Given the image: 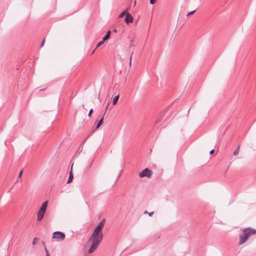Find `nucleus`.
<instances>
[{"mask_svg":"<svg viewBox=\"0 0 256 256\" xmlns=\"http://www.w3.org/2000/svg\"><path fill=\"white\" fill-rule=\"evenodd\" d=\"M106 222L105 218H103L97 225L94 230L90 236L88 240V244L90 246L88 250V254L93 253L98 248L103 238L102 230Z\"/></svg>","mask_w":256,"mask_h":256,"instance_id":"obj_1","label":"nucleus"},{"mask_svg":"<svg viewBox=\"0 0 256 256\" xmlns=\"http://www.w3.org/2000/svg\"><path fill=\"white\" fill-rule=\"evenodd\" d=\"M255 234H256V230L250 227L244 228L242 231V233L240 234L238 245L240 246L244 244L249 237Z\"/></svg>","mask_w":256,"mask_h":256,"instance_id":"obj_2","label":"nucleus"},{"mask_svg":"<svg viewBox=\"0 0 256 256\" xmlns=\"http://www.w3.org/2000/svg\"><path fill=\"white\" fill-rule=\"evenodd\" d=\"M48 201H46L42 203L40 208L37 214V220L38 221L41 220L43 218L44 214L46 211L47 206H48Z\"/></svg>","mask_w":256,"mask_h":256,"instance_id":"obj_3","label":"nucleus"},{"mask_svg":"<svg viewBox=\"0 0 256 256\" xmlns=\"http://www.w3.org/2000/svg\"><path fill=\"white\" fill-rule=\"evenodd\" d=\"M152 174V172L148 168H144L141 172L139 173V176L140 178L147 177L150 178L151 177Z\"/></svg>","mask_w":256,"mask_h":256,"instance_id":"obj_4","label":"nucleus"},{"mask_svg":"<svg viewBox=\"0 0 256 256\" xmlns=\"http://www.w3.org/2000/svg\"><path fill=\"white\" fill-rule=\"evenodd\" d=\"M52 238L53 239L63 240L65 238V234L60 232H56L53 233Z\"/></svg>","mask_w":256,"mask_h":256,"instance_id":"obj_5","label":"nucleus"},{"mask_svg":"<svg viewBox=\"0 0 256 256\" xmlns=\"http://www.w3.org/2000/svg\"><path fill=\"white\" fill-rule=\"evenodd\" d=\"M133 17L130 13L126 14L124 18V22L126 23V24H128L132 22H133Z\"/></svg>","mask_w":256,"mask_h":256,"instance_id":"obj_6","label":"nucleus"},{"mask_svg":"<svg viewBox=\"0 0 256 256\" xmlns=\"http://www.w3.org/2000/svg\"><path fill=\"white\" fill-rule=\"evenodd\" d=\"M110 30H108L106 32V34L102 38V40H104V41H106V40H108L110 38Z\"/></svg>","mask_w":256,"mask_h":256,"instance_id":"obj_7","label":"nucleus"},{"mask_svg":"<svg viewBox=\"0 0 256 256\" xmlns=\"http://www.w3.org/2000/svg\"><path fill=\"white\" fill-rule=\"evenodd\" d=\"M128 8L125 10H124L123 12H122L118 16V18H122V17H124V16H126V14H128Z\"/></svg>","mask_w":256,"mask_h":256,"instance_id":"obj_8","label":"nucleus"},{"mask_svg":"<svg viewBox=\"0 0 256 256\" xmlns=\"http://www.w3.org/2000/svg\"><path fill=\"white\" fill-rule=\"evenodd\" d=\"M118 98H119V94H118L114 97V98H113V100H112V104L113 105H114L116 104L118 100Z\"/></svg>","mask_w":256,"mask_h":256,"instance_id":"obj_9","label":"nucleus"},{"mask_svg":"<svg viewBox=\"0 0 256 256\" xmlns=\"http://www.w3.org/2000/svg\"><path fill=\"white\" fill-rule=\"evenodd\" d=\"M72 179H73V174H72V172L71 171L70 172V176H69L68 180L67 182V183L69 184V183L71 182H72Z\"/></svg>","mask_w":256,"mask_h":256,"instance_id":"obj_10","label":"nucleus"},{"mask_svg":"<svg viewBox=\"0 0 256 256\" xmlns=\"http://www.w3.org/2000/svg\"><path fill=\"white\" fill-rule=\"evenodd\" d=\"M92 132H90L87 136H86L84 138L82 142V143H84L86 142V140L91 135V134Z\"/></svg>","mask_w":256,"mask_h":256,"instance_id":"obj_11","label":"nucleus"},{"mask_svg":"<svg viewBox=\"0 0 256 256\" xmlns=\"http://www.w3.org/2000/svg\"><path fill=\"white\" fill-rule=\"evenodd\" d=\"M105 41H104V40H102L100 42L97 44H96V48H98L99 46H102V44H104V42Z\"/></svg>","mask_w":256,"mask_h":256,"instance_id":"obj_12","label":"nucleus"},{"mask_svg":"<svg viewBox=\"0 0 256 256\" xmlns=\"http://www.w3.org/2000/svg\"><path fill=\"white\" fill-rule=\"evenodd\" d=\"M240 146H238L236 150L234 152V156H237L239 152Z\"/></svg>","mask_w":256,"mask_h":256,"instance_id":"obj_13","label":"nucleus"},{"mask_svg":"<svg viewBox=\"0 0 256 256\" xmlns=\"http://www.w3.org/2000/svg\"><path fill=\"white\" fill-rule=\"evenodd\" d=\"M105 114V112L102 114V117L101 118V119L99 120V122H99V124H103V120H104V116Z\"/></svg>","mask_w":256,"mask_h":256,"instance_id":"obj_14","label":"nucleus"},{"mask_svg":"<svg viewBox=\"0 0 256 256\" xmlns=\"http://www.w3.org/2000/svg\"><path fill=\"white\" fill-rule=\"evenodd\" d=\"M38 242V238H36L34 239L33 240V242H32V244L33 245H34L36 244Z\"/></svg>","mask_w":256,"mask_h":256,"instance_id":"obj_15","label":"nucleus"},{"mask_svg":"<svg viewBox=\"0 0 256 256\" xmlns=\"http://www.w3.org/2000/svg\"><path fill=\"white\" fill-rule=\"evenodd\" d=\"M195 12H196V10H194L193 11L188 12V14H186V16L192 15Z\"/></svg>","mask_w":256,"mask_h":256,"instance_id":"obj_16","label":"nucleus"},{"mask_svg":"<svg viewBox=\"0 0 256 256\" xmlns=\"http://www.w3.org/2000/svg\"><path fill=\"white\" fill-rule=\"evenodd\" d=\"M93 112V109L92 108H91L90 110V112H88V116L89 118H90L92 116V113Z\"/></svg>","mask_w":256,"mask_h":256,"instance_id":"obj_17","label":"nucleus"},{"mask_svg":"<svg viewBox=\"0 0 256 256\" xmlns=\"http://www.w3.org/2000/svg\"><path fill=\"white\" fill-rule=\"evenodd\" d=\"M102 126V124H99V122H98V124H96V128L95 129L96 130H97L98 129L100 126Z\"/></svg>","mask_w":256,"mask_h":256,"instance_id":"obj_18","label":"nucleus"},{"mask_svg":"<svg viewBox=\"0 0 256 256\" xmlns=\"http://www.w3.org/2000/svg\"><path fill=\"white\" fill-rule=\"evenodd\" d=\"M150 2L151 4H154L156 2V0H150Z\"/></svg>","mask_w":256,"mask_h":256,"instance_id":"obj_19","label":"nucleus"},{"mask_svg":"<svg viewBox=\"0 0 256 256\" xmlns=\"http://www.w3.org/2000/svg\"><path fill=\"white\" fill-rule=\"evenodd\" d=\"M122 170H120V172H119V174H118V176H117V178H116V181H117V180H118V178H120V174H121V172H122Z\"/></svg>","mask_w":256,"mask_h":256,"instance_id":"obj_20","label":"nucleus"},{"mask_svg":"<svg viewBox=\"0 0 256 256\" xmlns=\"http://www.w3.org/2000/svg\"><path fill=\"white\" fill-rule=\"evenodd\" d=\"M23 170H22L18 175V178H20L22 174Z\"/></svg>","mask_w":256,"mask_h":256,"instance_id":"obj_21","label":"nucleus"},{"mask_svg":"<svg viewBox=\"0 0 256 256\" xmlns=\"http://www.w3.org/2000/svg\"><path fill=\"white\" fill-rule=\"evenodd\" d=\"M45 250H46V256H50V255L48 252V250H47V249L46 247H45Z\"/></svg>","mask_w":256,"mask_h":256,"instance_id":"obj_22","label":"nucleus"},{"mask_svg":"<svg viewBox=\"0 0 256 256\" xmlns=\"http://www.w3.org/2000/svg\"><path fill=\"white\" fill-rule=\"evenodd\" d=\"M133 54L132 52L131 54V56H130V65L131 64V62H132V54Z\"/></svg>","mask_w":256,"mask_h":256,"instance_id":"obj_23","label":"nucleus"},{"mask_svg":"<svg viewBox=\"0 0 256 256\" xmlns=\"http://www.w3.org/2000/svg\"><path fill=\"white\" fill-rule=\"evenodd\" d=\"M214 149H212V150L210 151V154H214Z\"/></svg>","mask_w":256,"mask_h":256,"instance_id":"obj_24","label":"nucleus"},{"mask_svg":"<svg viewBox=\"0 0 256 256\" xmlns=\"http://www.w3.org/2000/svg\"><path fill=\"white\" fill-rule=\"evenodd\" d=\"M154 214V212H152L148 213V215L151 216Z\"/></svg>","mask_w":256,"mask_h":256,"instance_id":"obj_25","label":"nucleus"},{"mask_svg":"<svg viewBox=\"0 0 256 256\" xmlns=\"http://www.w3.org/2000/svg\"><path fill=\"white\" fill-rule=\"evenodd\" d=\"M44 42H45L44 40H43V41L42 42V44H41V46H42H42H44Z\"/></svg>","mask_w":256,"mask_h":256,"instance_id":"obj_26","label":"nucleus"},{"mask_svg":"<svg viewBox=\"0 0 256 256\" xmlns=\"http://www.w3.org/2000/svg\"><path fill=\"white\" fill-rule=\"evenodd\" d=\"M112 31L116 33L117 32V30L116 28H114L113 29Z\"/></svg>","mask_w":256,"mask_h":256,"instance_id":"obj_27","label":"nucleus"},{"mask_svg":"<svg viewBox=\"0 0 256 256\" xmlns=\"http://www.w3.org/2000/svg\"><path fill=\"white\" fill-rule=\"evenodd\" d=\"M147 213H148V212L147 211L144 212V214H147Z\"/></svg>","mask_w":256,"mask_h":256,"instance_id":"obj_28","label":"nucleus"},{"mask_svg":"<svg viewBox=\"0 0 256 256\" xmlns=\"http://www.w3.org/2000/svg\"><path fill=\"white\" fill-rule=\"evenodd\" d=\"M94 52V50L92 52V54H93Z\"/></svg>","mask_w":256,"mask_h":256,"instance_id":"obj_29","label":"nucleus"},{"mask_svg":"<svg viewBox=\"0 0 256 256\" xmlns=\"http://www.w3.org/2000/svg\"><path fill=\"white\" fill-rule=\"evenodd\" d=\"M108 108V106H106V110Z\"/></svg>","mask_w":256,"mask_h":256,"instance_id":"obj_30","label":"nucleus"},{"mask_svg":"<svg viewBox=\"0 0 256 256\" xmlns=\"http://www.w3.org/2000/svg\"><path fill=\"white\" fill-rule=\"evenodd\" d=\"M116 180L115 181L114 183V184H115V183L116 182Z\"/></svg>","mask_w":256,"mask_h":256,"instance_id":"obj_31","label":"nucleus"}]
</instances>
